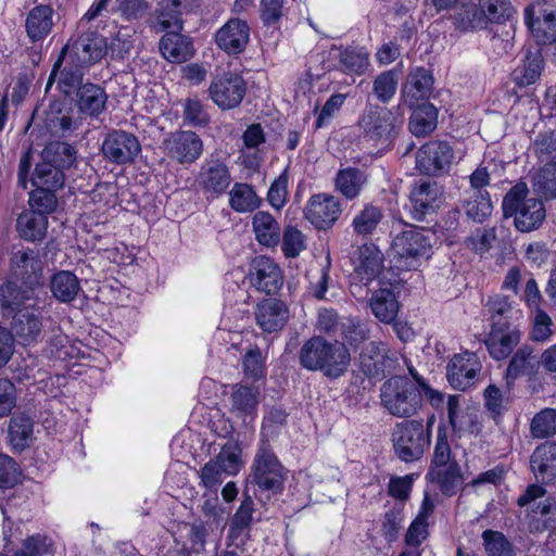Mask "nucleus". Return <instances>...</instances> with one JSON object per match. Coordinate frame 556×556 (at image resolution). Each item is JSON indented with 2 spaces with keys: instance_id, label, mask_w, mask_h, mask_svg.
I'll return each instance as SVG.
<instances>
[{
  "instance_id": "nucleus-1",
  "label": "nucleus",
  "mask_w": 556,
  "mask_h": 556,
  "mask_svg": "<svg viewBox=\"0 0 556 556\" xmlns=\"http://www.w3.org/2000/svg\"><path fill=\"white\" fill-rule=\"evenodd\" d=\"M129 34L119 29L116 36L108 43V38L96 31H86L72 45H67L59 60L55 62L48 86L58 81V88L70 94L81 84L85 71L101 61L109 51L113 56L123 58L130 49Z\"/></svg>"
},
{
  "instance_id": "nucleus-2",
  "label": "nucleus",
  "mask_w": 556,
  "mask_h": 556,
  "mask_svg": "<svg viewBox=\"0 0 556 556\" xmlns=\"http://www.w3.org/2000/svg\"><path fill=\"white\" fill-rule=\"evenodd\" d=\"M36 161L30 184L35 188L59 189L64 182L63 169H67L76 162V151L65 142H50L40 154L35 155L28 151L20 162L18 181L27 188L26 177L31 163Z\"/></svg>"
},
{
  "instance_id": "nucleus-3",
  "label": "nucleus",
  "mask_w": 556,
  "mask_h": 556,
  "mask_svg": "<svg viewBox=\"0 0 556 556\" xmlns=\"http://www.w3.org/2000/svg\"><path fill=\"white\" fill-rule=\"evenodd\" d=\"M300 363L308 370H319L328 378L343 376L351 362L349 350L342 342H329L321 337H313L300 350Z\"/></svg>"
},
{
  "instance_id": "nucleus-4",
  "label": "nucleus",
  "mask_w": 556,
  "mask_h": 556,
  "mask_svg": "<svg viewBox=\"0 0 556 556\" xmlns=\"http://www.w3.org/2000/svg\"><path fill=\"white\" fill-rule=\"evenodd\" d=\"M529 189L525 182L515 185L504 197L502 210L504 217H514V225L521 232H530L541 227L546 211L539 199H528Z\"/></svg>"
},
{
  "instance_id": "nucleus-5",
  "label": "nucleus",
  "mask_w": 556,
  "mask_h": 556,
  "mask_svg": "<svg viewBox=\"0 0 556 556\" xmlns=\"http://www.w3.org/2000/svg\"><path fill=\"white\" fill-rule=\"evenodd\" d=\"M179 4L178 0H164L156 16L160 30L174 29L166 33L160 42L162 55L173 63L185 62L193 55V47L189 38L177 33L182 28L178 11Z\"/></svg>"
},
{
  "instance_id": "nucleus-6",
  "label": "nucleus",
  "mask_w": 556,
  "mask_h": 556,
  "mask_svg": "<svg viewBox=\"0 0 556 556\" xmlns=\"http://www.w3.org/2000/svg\"><path fill=\"white\" fill-rule=\"evenodd\" d=\"M353 273L351 277V293L357 299H364L368 294V287L371 282L379 280L388 274V277L395 275L391 269L384 267L383 253L371 243L362 245L352 258Z\"/></svg>"
},
{
  "instance_id": "nucleus-7",
  "label": "nucleus",
  "mask_w": 556,
  "mask_h": 556,
  "mask_svg": "<svg viewBox=\"0 0 556 556\" xmlns=\"http://www.w3.org/2000/svg\"><path fill=\"white\" fill-rule=\"evenodd\" d=\"M381 401L390 414L396 417H410L421 408V393L418 382L395 376L384 382Z\"/></svg>"
},
{
  "instance_id": "nucleus-8",
  "label": "nucleus",
  "mask_w": 556,
  "mask_h": 556,
  "mask_svg": "<svg viewBox=\"0 0 556 556\" xmlns=\"http://www.w3.org/2000/svg\"><path fill=\"white\" fill-rule=\"evenodd\" d=\"M430 240L420 229L410 227L396 235L391 244L395 265L402 269H416L429 256Z\"/></svg>"
},
{
  "instance_id": "nucleus-9",
  "label": "nucleus",
  "mask_w": 556,
  "mask_h": 556,
  "mask_svg": "<svg viewBox=\"0 0 556 556\" xmlns=\"http://www.w3.org/2000/svg\"><path fill=\"white\" fill-rule=\"evenodd\" d=\"M395 454L404 462L419 459L430 444V433L425 431L422 422L403 421L395 426L392 433Z\"/></svg>"
},
{
  "instance_id": "nucleus-10",
  "label": "nucleus",
  "mask_w": 556,
  "mask_h": 556,
  "mask_svg": "<svg viewBox=\"0 0 556 556\" xmlns=\"http://www.w3.org/2000/svg\"><path fill=\"white\" fill-rule=\"evenodd\" d=\"M451 446L445 426L438 429L437 444L430 470L427 478L431 490H440L443 494L450 495L452 491V463Z\"/></svg>"
},
{
  "instance_id": "nucleus-11",
  "label": "nucleus",
  "mask_w": 556,
  "mask_h": 556,
  "mask_svg": "<svg viewBox=\"0 0 556 556\" xmlns=\"http://www.w3.org/2000/svg\"><path fill=\"white\" fill-rule=\"evenodd\" d=\"M253 480L262 491L273 494L281 491L285 470L271 450L263 444L253 464Z\"/></svg>"
},
{
  "instance_id": "nucleus-12",
  "label": "nucleus",
  "mask_w": 556,
  "mask_h": 556,
  "mask_svg": "<svg viewBox=\"0 0 556 556\" xmlns=\"http://www.w3.org/2000/svg\"><path fill=\"white\" fill-rule=\"evenodd\" d=\"M42 294V287L10 280L0 287V307L5 314L15 315L23 309H29L39 304Z\"/></svg>"
},
{
  "instance_id": "nucleus-13",
  "label": "nucleus",
  "mask_w": 556,
  "mask_h": 556,
  "mask_svg": "<svg viewBox=\"0 0 556 556\" xmlns=\"http://www.w3.org/2000/svg\"><path fill=\"white\" fill-rule=\"evenodd\" d=\"M400 292V279L396 275L388 277V274L379 280L378 289L370 299V309L381 323L391 324L399 312L397 294Z\"/></svg>"
},
{
  "instance_id": "nucleus-14",
  "label": "nucleus",
  "mask_w": 556,
  "mask_h": 556,
  "mask_svg": "<svg viewBox=\"0 0 556 556\" xmlns=\"http://www.w3.org/2000/svg\"><path fill=\"white\" fill-rule=\"evenodd\" d=\"M525 23L538 45L556 41V11H549L540 3L525 9Z\"/></svg>"
},
{
  "instance_id": "nucleus-15",
  "label": "nucleus",
  "mask_w": 556,
  "mask_h": 556,
  "mask_svg": "<svg viewBox=\"0 0 556 556\" xmlns=\"http://www.w3.org/2000/svg\"><path fill=\"white\" fill-rule=\"evenodd\" d=\"M163 148L168 157L180 164L194 162L203 150L201 139L192 131L169 134L163 141Z\"/></svg>"
},
{
  "instance_id": "nucleus-16",
  "label": "nucleus",
  "mask_w": 556,
  "mask_h": 556,
  "mask_svg": "<svg viewBox=\"0 0 556 556\" xmlns=\"http://www.w3.org/2000/svg\"><path fill=\"white\" fill-rule=\"evenodd\" d=\"M140 151L137 137L124 130L110 132L102 143L104 157L116 164L132 162Z\"/></svg>"
},
{
  "instance_id": "nucleus-17",
  "label": "nucleus",
  "mask_w": 556,
  "mask_h": 556,
  "mask_svg": "<svg viewBox=\"0 0 556 556\" xmlns=\"http://www.w3.org/2000/svg\"><path fill=\"white\" fill-rule=\"evenodd\" d=\"M245 84L237 73H225L216 77L210 87L212 100L222 109H232L243 99Z\"/></svg>"
},
{
  "instance_id": "nucleus-18",
  "label": "nucleus",
  "mask_w": 556,
  "mask_h": 556,
  "mask_svg": "<svg viewBox=\"0 0 556 556\" xmlns=\"http://www.w3.org/2000/svg\"><path fill=\"white\" fill-rule=\"evenodd\" d=\"M340 213L339 199L327 193L313 195L304 211L306 219L318 229L329 228L339 218Z\"/></svg>"
},
{
  "instance_id": "nucleus-19",
  "label": "nucleus",
  "mask_w": 556,
  "mask_h": 556,
  "mask_svg": "<svg viewBox=\"0 0 556 556\" xmlns=\"http://www.w3.org/2000/svg\"><path fill=\"white\" fill-rule=\"evenodd\" d=\"M111 2L112 0H100L93 4L81 17L79 26L86 27L110 11H117L126 18H138L147 11L151 0H115V5L110 9Z\"/></svg>"
},
{
  "instance_id": "nucleus-20",
  "label": "nucleus",
  "mask_w": 556,
  "mask_h": 556,
  "mask_svg": "<svg viewBox=\"0 0 556 556\" xmlns=\"http://www.w3.org/2000/svg\"><path fill=\"white\" fill-rule=\"evenodd\" d=\"M452 163V150L447 142H431L424 146L416 156V164L420 172L435 175L448 172Z\"/></svg>"
},
{
  "instance_id": "nucleus-21",
  "label": "nucleus",
  "mask_w": 556,
  "mask_h": 556,
  "mask_svg": "<svg viewBox=\"0 0 556 556\" xmlns=\"http://www.w3.org/2000/svg\"><path fill=\"white\" fill-rule=\"evenodd\" d=\"M521 332L518 325L490 327L484 339L490 356L496 361L506 359L519 344Z\"/></svg>"
},
{
  "instance_id": "nucleus-22",
  "label": "nucleus",
  "mask_w": 556,
  "mask_h": 556,
  "mask_svg": "<svg viewBox=\"0 0 556 556\" xmlns=\"http://www.w3.org/2000/svg\"><path fill=\"white\" fill-rule=\"evenodd\" d=\"M442 191L437 184L424 181L415 186L409 195L407 206L416 220H422L426 215L433 213L440 205Z\"/></svg>"
},
{
  "instance_id": "nucleus-23",
  "label": "nucleus",
  "mask_w": 556,
  "mask_h": 556,
  "mask_svg": "<svg viewBox=\"0 0 556 556\" xmlns=\"http://www.w3.org/2000/svg\"><path fill=\"white\" fill-rule=\"evenodd\" d=\"M215 40L226 53L239 54L250 40V27L245 21L231 18L217 30Z\"/></svg>"
},
{
  "instance_id": "nucleus-24",
  "label": "nucleus",
  "mask_w": 556,
  "mask_h": 556,
  "mask_svg": "<svg viewBox=\"0 0 556 556\" xmlns=\"http://www.w3.org/2000/svg\"><path fill=\"white\" fill-rule=\"evenodd\" d=\"M251 283L266 294L276 293L282 286L279 266L269 257L260 256L253 261Z\"/></svg>"
},
{
  "instance_id": "nucleus-25",
  "label": "nucleus",
  "mask_w": 556,
  "mask_h": 556,
  "mask_svg": "<svg viewBox=\"0 0 556 556\" xmlns=\"http://www.w3.org/2000/svg\"><path fill=\"white\" fill-rule=\"evenodd\" d=\"M42 262L33 250H18L11 258V271L16 281L23 285L41 287Z\"/></svg>"
},
{
  "instance_id": "nucleus-26",
  "label": "nucleus",
  "mask_w": 556,
  "mask_h": 556,
  "mask_svg": "<svg viewBox=\"0 0 556 556\" xmlns=\"http://www.w3.org/2000/svg\"><path fill=\"white\" fill-rule=\"evenodd\" d=\"M482 364L473 352L454 354V390L467 391L479 381Z\"/></svg>"
},
{
  "instance_id": "nucleus-27",
  "label": "nucleus",
  "mask_w": 556,
  "mask_h": 556,
  "mask_svg": "<svg viewBox=\"0 0 556 556\" xmlns=\"http://www.w3.org/2000/svg\"><path fill=\"white\" fill-rule=\"evenodd\" d=\"M359 126L368 140L387 138L392 129V113L381 106L369 105L365 109Z\"/></svg>"
},
{
  "instance_id": "nucleus-28",
  "label": "nucleus",
  "mask_w": 556,
  "mask_h": 556,
  "mask_svg": "<svg viewBox=\"0 0 556 556\" xmlns=\"http://www.w3.org/2000/svg\"><path fill=\"white\" fill-rule=\"evenodd\" d=\"M530 467L538 481L549 483L556 480V442L540 444L530 457Z\"/></svg>"
},
{
  "instance_id": "nucleus-29",
  "label": "nucleus",
  "mask_w": 556,
  "mask_h": 556,
  "mask_svg": "<svg viewBox=\"0 0 556 556\" xmlns=\"http://www.w3.org/2000/svg\"><path fill=\"white\" fill-rule=\"evenodd\" d=\"M433 78L429 71L422 67L413 70L403 86V102L414 108L419 100H426L431 96Z\"/></svg>"
},
{
  "instance_id": "nucleus-30",
  "label": "nucleus",
  "mask_w": 556,
  "mask_h": 556,
  "mask_svg": "<svg viewBox=\"0 0 556 556\" xmlns=\"http://www.w3.org/2000/svg\"><path fill=\"white\" fill-rule=\"evenodd\" d=\"M359 362L363 371L368 376L383 375L394 364L388 348L382 342L371 341L362 351Z\"/></svg>"
},
{
  "instance_id": "nucleus-31",
  "label": "nucleus",
  "mask_w": 556,
  "mask_h": 556,
  "mask_svg": "<svg viewBox=\"0 0 556 556\" xmlns=\"http://www.w3.org/2000/svg\"><path fill=\"white\" fill-rule=\"evenodd\" d=\"M231 182L227 166L219 162L204 165L199 174V185L212 198L223 194Z\"/></svg>"
},
{
  "instance_id": "nucleus-32",
  "label": "nucleus",
  "mask_w": 556,
  "mask_h": 556,
  "mask_svg": "<svg viewBox=\"0 0 556 556\" xmlns=\"http://www.w3.org/2000/svg\"><path fill=\"white\" fill-rule=\"evenodd\" d=\"M41 309L39 304L13 315L12 332L24 344L37 340L41 332Z\"/></svg>"
},
{
  "instance_id": "nucleus-33",
  "label": "nucleus",
  "mask_w": 556,
  "mask_h": 556,
  "mask_svg": "<svg viewBox=\"0 0 556 556\" xmlns=\"http://www.w3.org/2000/svg\"><path fill=\"white\" fill-rule=\"evenodd\" d=\"M489 316L490 327H501L516 325V321L522 317V312L509 301L507 296L496 294L489 298L485 303Z\"/></svg>"
},
{
  "instance_id": "nucleus-34",
  "label": "nucleus",
  "mask_w": 556,
  "mask_h": 556,
  "mask_svg": "<svg viewBox=\"0 0 556 556\" xmlns=\"http://www.w3.org/2000/svg\"><path fill=\"white\" fill-rule=\"evenodd\" d=\"M485 18L479 5L473 1L454 0V29L460 33L485 28Z\"/></svg>"
},
{
  "instance_id": "nucleus-35",
  "label": "nucleus",
  "mask_w": 556,
  "mask_h": 556,
  "mask_svg": "<svg viewBox=\"0 0 556 556\" xmlns=\"http://www.w3.org/2000/svg\"><path fill=\"white\" fill-rule=\"evenodd\" d=\"M76 104L83 116L98 117L105 108L108 96L105 91L98 85L85 84L77 86Z\"/></svg>"
},
{
  "instance_id": "nucleus-36",
  "label": "nucleus",
  "mask_w": 556,
  "mask_h": 556,
  "mask_svg": "<svg viewBox=\"0 0 556 556\" xmlns=\"http://www.w3.org/2000/svg\"><path fill=\"white\" fill-rule=\"evenodd\" d=\"M288 319L286 305L276 299H268L257 305L256 321L266 332L280 330Z\"/></svg>"
},
{
  "instance_id": "nucleus-37",
  "label": "nucleus",
  "mask_w": 556,
  "mask_h": 556,
  "mask_svg": "<svg viewBox=\"0 0 556 556\" xmlns=\"http://www.w3.org/2000/svg\"><path fill=\"white\" fill-rule=\"evenodd\" d=\"M332 55L338 60V68L344 74L363 75L369 67V52L364 47L334 49Z\"/></svg>"
},
{
  "instance_id": "nucleus-38",
  "label": "nucleus",
  "mask_w": 556,
  "mask_h": 556,
  "mask_svg": "<svg viewBox=\"0 0 556 556\" xmlns=\"http://www.w3.org/2000/svg\"><path fill=\"white\" fill-rule=\"evenodd\" d=\"M252 229L260 244L268 248L278 245L281 228L279 223L268 212L258 211L253 215Z\"/></svg>"
},
{
  "instance_id": "nucleus-39",
  "label": "nucleus",
  "mask_w": 556,
  "mask_h": 556,
  "mask_svg": "<svg viewBox=\"0 0 556 556\" xmlns=\"http://www.w3.org/2000/svg\"><path fill=\"white\" fill-rule=\"evenodd\" d=\"M433 508L434 504L429 497V494L426 493L420 510L406 532L405 543L407 547H414L418 549L420 544L427 539L429 518L433 511Z\"/></svg>"
},
{
  "instance_id": "nucleus-40",
  "label": "nucleus",
  "mask_w": 556,
  "mask_h": 556,
  "mask_svg": "<svg viewBox=\"0 0 556 556\" xmlns=\"http://www.w3.org/2000/svg\"><path fill=\"white\" fill-rule=\"evenodd\" d=\"M16 228L22 238L40 241L46 236L48 219L43 214L27 210L18 216Z\"/></svg>"
},
{
  "instance_id": "nucleus-41",
  "label": "nucleus",
  "mask_w": 556,
  "mask_h": 556,
  "mask_svg": "<svg viewBox=\"0 0 556 556\" xmlns=\"http://www.w3.org/2000/svg\"><path fill=\"white\" fill-rule=\"evenodd\" d=\"M366 182V174L354 167L339 170L334 179L336 190L349 200L357 198Z\"/></svg>"
},
{
  "instance_id": "nucleus-42",
  "label": "nucleus",
  "mask_w": 556,
  "mask_h": 556,
  "mask_svg": "<svg viewBox=\"0 0 556 556\" xmlns=\"http://www.w3.org/2000/svg\"><path fill=\"white\" fill-rule=\"evenodd\" d=\"M52 25V9L48 5H38L28 13L26 31L33 41H39L50 33Z\"/></svg>"
},
{
  "instance_id": "nucleus-43",
  "label": "nucleus",
  "mask_w": 556,
  "mask_h": 556,
  "mask_svg": "<svg viewBox=\"0 0 556 556\" xmlns=\"http://www.w3.org/2000/svg\"><path fill=\"white\" fill-rule=\"evenodd\" d=\"M260 388L240 384L232 392L231 409L239 417H253L258 404Z\"/></svg>"
},
{
  "instance_id": "nucleus-44",
  "label": "nucleus",
  "mask_w": 556,
  "mask_h": 556,
  "mask_svg": "<svg viewBox=\"0 0 556 556\" xmlns=\"http://www.w3.org/2000/svg\"><path fill=\"white\" fill-rule=\"evenodd\" d=\"M261 203L262 199L248 184L237 182L229 191V205L238 213L253 212Z\"/></svg>"
},
{
  "instance_id": "nucleus-45",
  "label": "nucleus",
  "mask_w": 556,
  "mask_h": 556,
  "mask_svg": "<svg viewBox=\"0 0 556 556\" xmlns=\"http://www.w3.org/2000/svg\"><path fill=\"white\" fill-rule=\"evenodd\" d=\"M33 439L31 419L24 414L14 415L9 427V440L12 447L23 451L30 445Z\"/></svg>"
},
{
  "instance_id": "nucleus-46",
  "label": "nucleus",
  "mask_w": 556,
  "mask_h": 556,
  "mask_svg": "<svg viewBox=\"0 0 556 556\" xmlns=\"http://www.w3.org/2000/svg\"><path fill=\"white\" fill-rule=\"evenodd\" d=\"M50 289L53 296L59 301L71 302L80 291V285L73 273L61 270L52 276Z\"/></svg>"
},
{
  "instance_id": "nucleus-47",
  "label": "nucleus",
  "mask_w": 556,
  "mask_h": 556,
  "mask_svg": "<svg viewBox=\"0 0 556 556\" xmlns=\"http://www.w3.org/2000/svg\"><path fill=\"white\" fill-rule=\"evenodd\" d=\"M383 211L380 206L368 203L355 214L352 227L358 236L372 235L383 219Z\"/></svg>"
},
{
  "instance_id": "nucleus-48",
  "label": "nucleus",
  "mask_w": 556,
  "mask_h": 556,
  "mask_svg": "<svg viewBox=\"0 0 556 556\" xmlns=\"http://www.w3.org/2000/svg\"><path fill=\"white\" fill-rule=\"evenodd\" d=\"M466 215L477 223H483L492 215L493 205L486 191L470 192L463 201Z\"/></svg>"
},
{
  "instance_id": "nucleus-49",
  "label": "nucleus",
  "mask_w": 556,
  "mask_h": 556,
  "mask_svg": "<svg viewBox=\"0 0 556 556\" xmlns=\"http://www.w3.org/2000/svg\"><path fill=\"white\" fill-rule=\"evenodd\" d=\"M437 125V110L430 103L418 105L409 122V129L415 136H425L430 134Z\"/></svg>"
},
{
  "instance_id": "nucleus-50",
  "label": "nucleus",
  "mask_w": 556,
  "mask_h": 556,
  "mask_svg": "<svg viewBox=\"0 0 556 556\" xmlns=\"http://www.w3.org/2000/svg\"><path fill=\"white\" fill-rule=\"evenodd\" d=\"M543 70V58L541 53L529 52L523 64L515 70L514 79L519 86H529L534 84L541 76Z\"/></svg>"
},
{
  "instance_id": "nucleus-51",
  "label": "nucleus",
  "mask_w": 556,
  "mask_h": 556,
  "mask_svg": "<svg viewBox=\"0 0 556 556\" xmlns=\"http://www.w3.org/2000/svg\"><path fill=\"white\" fill-rule=\"evenodd\" d=\"M243 163L249 168H255L260 164L257 149L258 146L264 142V132L262 127L257 124L251 125L243 134Z\"/></svg>"
},
{
  "instance_id": "nucleus-52",
  "label": "nucleus",
  "mask_w": 556,
  "mask_h": 556,
  "mask_svg": "<svg viewBox=\"0 0 556 556\" xmlns=\"http://www.w3.org/2000/svg\"><path fill=\"white\" fill-rule=\"evenodd\" d=\"M534 368L533 349L530 345H522L513 355L506 369V378L515 380L520 375L533 372Z\"/></svg>"
},
{
  "instance_id": "nucleus-53",
  "label": "nucleus",
  "mask_w": 556,
  "mask_h": 556,
  "mask_svg": "<svg viewBox=\"0 0 556 556\" xmlns=\"http://www.w3.org/2000/svg\"><path fill=\"white\" fill-rule=\"evenodd\" d=\"M530 151L541 161L551 162L556 159V131H540L530 146Z\"/></svg>"
},
{
  "instance_id": "nucleus-54",
  "label": "nucleus",
  "mask_w": 556,
  "mask_h": 556,
  "mask_svg": "<svg viewBox=\"0 0 556 556\" xmlns=\"http://www.w3.org/2000/svg\"><path fill=\"white\" fill-rule=\"evenodd\" d=\"M530 431L533 438L544 439L556 434V409L544 408L532 418Z\"/></svg>"
},
{
  "instance_id": "nucleus-55",
  "label": "nucleus",
  "mask_w": 556,
  "mask_h": 556,
  "mask_svg": "<svg viewBox=\"0 0 556 556\" xmlns=\"http://www.w3.org/2000/svg\"><path fill=\"white\" fill-rule=\"evenodd\" d=\"M482 539L488 556H515L513 544L502 532L485 530Z\"/></svg>"
},
{
  "instance_id": "nucleus-56",
  "label": "nucleus",
  "mask_w": 556,
  "mask_h": 556,
  "mask_svg": "<svg viewBox=\"0 0 556 556\" xmlns=\"http://www.w3.org/2000/svg\"><path fill=\"white\" fill-rule=\"evenodd\" d=\"M479 8L483 12L485 25L502 23L513 13L510 0H479Z\"/></svg>"
},
{
  "instance_id": "nucleus-57",
  "label": "nucleus",
  "mask_w": 556,
  "mask_h": 556,
  "mask_svg": "<svg viewBox=\"0 0 556 556\" xmlns=\"http://www.w3.org/2000/svg\"><path fill=\"white\" fill-rule=\"evenodd\" d=\"M307 247L306 237L294 226H287L282 232L281 250L289 258L298 257Z\"/></svg>"
},
{
  "instance_id": "nucleus-58",
  "label": "nucleus",
  "mask_w": 556,
  "mask_h": 556,
  "mask_svg": "<svg viewBox=\"0 0 556 556\" xmlns=\"http://www.w3.org/2000/svg\"><path fill=\"white\" fill-rule=\"evenodd\" d=\"M533 187L546 199L556 198V162H548L540 169Z\"/></svg>"
},
{
  "instance_id": "nucleus-59",
  "label": "nucleus",
  "mask_w": 556,
  "mask_h": 556,
  "mask_svg": "<svg viewBox=\"0 0 556 556\" xmlns=\"http://www.w3.org/2000/svg\"><path fill=\"white\" fill-rule=\"evenodd\" d=\"M216 460L220 464L225 475H237L243 466L240 446L231 442L225 444L216 456Z\"/></svg>"
},
{
  "instance_id": "nucleus-60",
  "label": "nucleus",
  "mask_w": 556,
  "mask_h": 556,
  "mask_svg": "<svg viewBox=\"0 0 556 556\" xmlns=\"http://www.w3.org/2000/svg\"><path fill=\"white\" fill-rule=\"evenodd\" d=\"M495 239L496 230L494 227L477 228L464 240L463 244L471 252L483 254L491 249Z\"/></svg>"
},
{
  "instance_id": "nucleus-61",
  "label": "nucleus",
  "mask_w": 556,
  "mask_h": 556,
  "mask_svg": "<svg viewBox=\"0 0 556 556\" xmlns=\"http://www.w3.org/2000/svg\"><path fill=\"white\" fill-rule=\"evenodd\" d=\"M55 190L56 189L50 188H36L29 195V210L36 211L45 216L53 212L58 203L54 194Z\"/></svg>"
},
{
  "instance_id": "nucleus-62",
  "label": "nucleus",
  "mask_w": 556,
  "mask_h": 556,
  "mask_svg": "<svg viewBox=\"0 0 556 556\" xmlns=\"http://www.w3.org/2000/svg\"><path fill=\"white\" fill-rule=\"evenodd\" d=\"M53 541L41 534L29 536L15 556H53Z\"/></svg>"
},
{
  "instance_id": "nucleus-63",
  "label": "nucleus",
  "mask_w": 556,
  "mask_h": 556,
  "mask_svg": "<svg viewBox=\"0 0 556 556\" xmlns=\"http://www.w3.org/2000/svg\"><path fill=\"white\" fill-rule=\"evenodd\" d=\"M342 339L352 346H357L369 338V327L361 320L348 318L341 323Z\"/></svg>"
},
{
  "instance_id": "nucleus-64",
  "label": "nucleus",
  "mask_w": 556,
  "mask_h": 556,
  "mask_svg": "<svg viewBox=\"0 0 556 556\" xmlns=\"http://www.w3.org/2000/svg\"><path fill=\"white\" fill-rule=\"evenodd\" d=\"M397 76L394 72L381 73L374 81V93L383 102L389 101L397 88Z\"/></svg>"
}]
</instances>
